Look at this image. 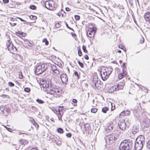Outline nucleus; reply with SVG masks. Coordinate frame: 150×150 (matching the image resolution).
<instances>
[{
	"label": "nucleus",
	"instance_id": "obj_1",
	"mask_svg": "<svg viewBox=\"0 0 150 150\" xmlns=\"http://www.w3.org/2000/svg\"><path fill=\"white\" fill-rule=\"evenodd\" d=\"M40 83L44 91L47 92L48 94H50L54 96L59 92V90L56 88V86L52 84L50 81L45 80L43 79H41Z\"/></svg>",
	"mask_w": 150,
	"mask_h": 150
},
{
	"label": "nucleus",
	"instance_id": "obj_2",
	"mask_svg": "<svg viewBox=\"0 0 150 150\" xmlns=\"http://www.w3.org/2000/svg\"><path fill=\"white\" fill-rule=\"evenodd\" d=\"M145 139L144 137L142 135L139 136L137 138L134 146L135 150H141L142 148L145 143Z\"/></svg>",
	"mask_w": 150,
	"mask_h": 150
},
{
	"label": "nucleus",
	"instance_id": "obj_3",
	"mask_svg": "<svg viewBox=\"0 0 150 150\" xmlns=\"http://www.w3.org/2000/svg\"><path fill=\"white\" fill-rule=\"evenodd\" d=\"M100 71V75L103 80H106L112 71V69L111 67H104Z\"/></svg>",
	"mask_w": 150,
	"mask_h": 150
},
{
	"label": "nucleus",
	"instance_id": "obj_4",
	"mask_svg": "<svg viewBox=\"0 0 150 150\" xmlns=\"http://www.w3.org/2000/svg\"><path fill=\"white\" fill-rule=\"evenodd\" d=\"M132 141L130 140L123 141L120 145V150H129L131 149L132 145Z\"/></svg>",
	"mask_w": 150,
	"mask_h": 150
},
{
	"label": "nucleus",
	"instance_id": "obj_5",
	"mask_svg": "<svg viewBox=\"0 0 150 150\" xmlns=\"http://www.w3.org/2000/svg\"><path fill=\"white\" fill-rule=\"evenodd\" d=\"M47 68V64H43L38 65L36 68L35 73L39 74L44 72Z\"/></svg>",
	"mask_w": 150,
	"mask_h": 150
},
{
	"label": "nucleus",
	"instance_id": "obj_6",
	"mask_svg": "<svg viewBox=\"0 0 150 150\" xmlns=\"http://www.w3.org/2000/svg\"><path fill=\"white\" fill-rule=\"evenodd\" d=\"M45 7L47 9L52 11L54 10L56 8V5L55 2L53 0L46 1L45 3Z\"/></svg>",
	"mask_w": 150,
	"mask_h": 150
},
{
	"label": "nucleus",
	"instance_id": "obj_7",
	"mask_svg": "<svg viewBox=\"0 0 150 150\" xmlns=\"http://www.w3.org/2000/svg\"><path fill=\"white\" fill-rule=\"evenodd\" d=\"M118 138V135H115L114 133H112L107 136L106 138V141L107 143L109 144H111L114 142L115 139Z\"/></svg>",
	"mask_w": 150,
	"mask_h": 150
},
{
	"label": "nucleus",
	"instance_id": "obj_8",
	"mask_svg": "<svg viewBox=\"0 0 150 150\" xmlns=\"http://www.w3.org/2000/svg\"><path fill=\"white\" fill-rule=\"evenodd\" d=\"M6 47L8 50L10 52L15 54L17 51L16 48L13 46L11 42H10L9 40H7L6 44Z\"/></svg>",
	"mask_w": 150,
	"mask_h": 150
},
{
	"label": "nucleus",
	"instance_id": "obj_9",
	"mask_svg": "<svg viewBox=\"0 0 150 150\" xmlns=\"http://www.w3.org/2000/svg\"><path fill=\"white\" fill-rule=\"evenodd\" d=\"M96 28L95 27L89 28L87 33V35L90 38L93 37L96 33Z\"/></svg>",
	"mask_w": 150,
	"mask_h": 150
},
{
	"label": "nucleus",
	"instance_id": "obj_10",
	"mask_svg": "<svg viewBox=\"0 0 150 150\" xmlns=\"http://www.w3.org/2000/svg\"><path fill=\"white\" fill-rule=\"evenodd\" d=\"M118 124L120 129L124 130L126 129L127 125L125 120L122 119L120 120Z\"/></svg>",
	"mask_w": 150,
	"mask_h": 150
},
{
	"label": "nucleus",
	"instance_id": "obj_11",
	"mask_svg": "<svg viewBox=\"0 0 150 150\" xmlns=\"http://www.w3.org/2000/svg\"><path fill=\"white\" fill-rule=\"evenodd\" d=\"M60 78L63 83L66 84V82L68 81V78L66 74H62L60 76Z\"/></svg>",
	"mask_w": 150,
	"mask_h": 150
},
{
	"label": "nucleus",
	"instance_id": "obj_12",
	"mask_svg": "<svg viewBox=\"0 0 150 150\" xmlns=\"http://www.w3.org/2000/svg\"><path fill=\"white\" fill-rule=\"evenodd\" d=\"M121 83H119L117 86H115L112 88L113 91L119 90L123 89V86L120 84Z\"/></svg>",
	"mask_w": 150,
	"mask_h": 150
},
{
	"label": "nucleus",
	"instance_id": "obj_13",
	"mask_svg": "<svg viewBox=\"0 0 150 150\" xmlns=\"http://www.w3.org/2000/svg\"><path fill=\"white\" fill-rule=\"evenodd\" d=\"M144 18L146 21L150 22V12H147L144 15Z\"/></svg>",
	"mask_w": 150,
	"mask_h": 150
},
{
	"label": "nucleus",
	"instance_id": "obj_14",
	"mask_svg": "<svg viewBox=\"0 0 150 150\" xmlns=\"http://www.w3.org/2000/svg\"><path fill=\"white\" fill-rule=\"evenodd\" d=\"M107 126L108 129L110 130H112L113 129L114 126L113 123L112 122H110V123H108L107 124Z\"/></svg>",
	"mask_w": 150,
	"mask_h": 150
},
{
	"label": "nucleus",
	"instance_id": "obj_15",
	"mask_svg": "<svg viewBox=\"0 0 150 150\" xmlns=\"http://www.w3.org/2000/svg\"><path fill=\"white\" fill-rule=\"evenodd\" d=\"M62 107H59V108L57 109L58 111L57 112V113L61 115V119H62V116L63 114V113L62 111Z\"/></svg>",
	"mask_w": 150,
	"mask_h": 150
},
{
	"label": "nucleus",
	"instance_id": "obj_16",
	"mask_svg": "<svg viewBox=\"0 0 150 150\" xmlns=\"http://www.w3.org/2000/svg\"><path fill=\"white\" fill-rule=\"evenodd\" d=\"M20 144L21 145H25V144L26 143V141L24 139H21L20 141Z\"/></svg>",
	"mask_w": 150,
	"mask_h": 150
},
{
	"label": "nucleus",
	"instance_id": "obj_17",
	"mask_svg": "<svg viewBox=\"0 0 150 150\" xmlns=\"http://www.w3.org/2000/svg\"><path fill=\"white\" fill-rule=\"evenodd\" d=\"M108 110H109L108 108L107 107H105L103 108L102 110V112L104 113H106L107 111Z\"/></svg>",
	"mask_w": 150,
	"mask_h": 150
},
{
	"label": "nucleus",
	"instance_id": "obj_18",
	"mask_svg": "<svg viewBox=\"0 0 150 150\" xmlns=\"http://www.w3.org/2000/svg\"><path fill=\"white\" fill-rule=\"evenodd\" d=\"M16 34L17 35H21L22 36H25V34H24V33L21 31H18L16 33Z\"/></svg>",
	"mask_w": 150,
	"mask_h": 150
},
{
	"label": "nucleus",
	"instance_id": "obj_19",
	"mask_svg": "<svg viewBox=\"0 0 150 150\" xmlns=\"http://www.w3.org/2000/svg\"><path fill=\"white\" fill-rule=\"evenodd\" d=\"M88 86L87 84L84 83H82L81 84V86L82 87V88L85 90L87 88Z\"/></svg>",
	"mask_w": 150,
	"mask_h": 150
},
{
	"label": "nucleus",
	"instance_id": "obj_20",
	"mask_svg": "<svg viewBox=\"0 0 150 150\" xmlns=\"http://www.w3.org/2000/svg\"><path fill=\"white\" fill-rule=\"evenodd\" d=\"M97 82H96V81H93L92 82V86L93 88H95L97 87Z\"/></svg>",
	"mask_w": 150,
	"mask_h": 150
},
{
	"label": "nucleus",
	"instance_id": "obj_21",
	"mask_svg": "<svg viewBox=\"0 0 150 150\" xmlns=\"http://www.w3.org/2000/svg\"><path fill=\"white\" fill-rule=\"evenodd\" d=\"M57 132L60 133L62 134L63 132V129L61 128H59L57 129Z\"/></svg>",
	"mask_w": 150,
	"mask_h": 150
},
{
	"label": "nucleus",
	"instance_id": "obj_22",
	"mask_svg": "<svg viewBox=\"0 0 150 150\" xmlns=\"http://www.w3.org/2000/svg\"><path fill=\"white\" fill-rule=\"evenodd\" d=\"M51 69L52 71L53 72L56 70L57 69V68L56 66L54 65H53L51 66Z\"/></svg>",
	"mask_w": 150,
	"mask_h": 150
},
{
	"label": "nucleus",
	"instance_id": "obj_23",
	"mask_svg": "<svg viewBox=\"0 0 150 150\" xmlns=\"http://www.w3.org/2000/svg\"><path fill=\"white\" fill-rule=\"evenodd\" d=\"M36 101L39 103L41 104H43L44 103V101L39 99H38L36 100Z\"/></svg>",
	"mask_w": 150,
	"mask_h": 150
},
{
	"label": "nucleus",
	"instance_id": "obj_24",
	"mask_svg": "<svg viewBox=\"0 0 150 150\" xmlns=\"http://www.w3.org/2000/svg\"><path fill=\"white\" fill-rule=\"evenodd\" d=\"M124 75L122 73H120L118 75V78L120 79H121L123 78Z\"/></svg>",
	"mask_w": 150,
	"mask_h": 150
},
{
	"label": "nucleus",
	"instance_id": "obj_25",
	"mask_svg": "<svg viewBox=\"0 0 150 150\" xmlns=\"http://www.w3.org/2000/svg\"><path fill=\"white\" fill-rule=\"evenodd\" d=\"M97 110V109L96 108H93L91 109V111L93 113H95Z\"/></svg>",
	"mask_w": 150,
	"mask_h": 150
},
{
	"label": "nucleus",
	"instance_id": "obj_26",
	"mask_svg": "<svg viewBox=\"0 0 150 150\" xmlns=\"http://www.w3.org/2000/svg\"><path fill=\"white\" fill-rule=\"evenodd\" d=\"M146 146L147 148L150 150V140L147 142Z\"/></svg>",
	"mask_w": 150,
	"mask_h": 150
},
{
	"label": "nucleus",
	"instance_id": "obj_27",
	"mask_svg": "<svg viewBox=\"0 0 150 150\" xmlns=\"http://www.w3.org/2000/svg\"><path fill=\"white\" fill-rule=\"evenodd\" d=\"M30 18L33 20H35L37 18V17L33 15H31L30 16Z\"/></svg>",
	"mask_w": 150,
	"mask_h": 150
},
{
	"label": "nucleus",
	"instance_id": "obj_28",
	"mask_svg": "<svg viewBox=\"0 0 150 150\" xmlns=\"http://www.w3.org/2000/svg\"><path fill=\"white\" fill-rule=\"evenodd\" d=\"M43 42H45V44L47 45L49 44V42L46 38H44L43 40Z\"/></svg>",
	"mask_w": 150,
	"mask_h": 150
},
{
	"label": "nucleus",
	"instance_id": "obj_29",
	"mask_svg": "<svg viewBox=\"0 0 150 150\" xmlns=\"http://www.w3.org/2000/svg\"><path fill=\"white\" fill-rule=\"evenodd\" d=\"M82 49L85 53H86L87 52V50H86V48L85 46L83 45L82 46Z\"/></svg>",
	"mask_w": 150,
	"mask_h": 150
},
{
	"label": "nucleus",
	"instance_id": "obj_30",
	"mask_svg": "<svg viewBox=\"0 0 150 150\" xmlns=\"http://www.w3.org/2000/svg\"><path fill=\"white\" fill-rule=\"evenodd\" d=\"M1 97L3 98H10V97L8 95L3 94L1 95Z\"/></svg>",
	"mask_w": 150,
	"mask_h": 150
},
{
	"label": "nucleus",
	"instance_id": "obj_31",
	"mask_svg": "<svg viewBox=\"0 0 150 150\" xmlns=\"http://www.w3.org/2000/svg\"><path fill=\"white\" fill-rule=\"evenodd\" d=\"M30 8L32 10H35L36 8V7L34 5H32L30 6Z\"/></svg>",
	"mask_w": 150,
	"mask_h": 150
},
{
	"label": "nucleus",
	"instance_id": "obj_32",
	"mask_svg": "<svg viewBox=\"0 0 150 150\" xmlns=\"http://www.w3.org/2000/svg\"><path fill=\"white\" fill-rule=\"evenodd\" d=\"M4 105H2L0 107V110L2 112H4Z\"/></svg>",
	"mask_w": 150,
	"mask_h": 150
},
{
	"label": "nucleus",
	"instance_id": "obj_33",
	"mask_svg": "<svg viewBox=\"0 0 150 150\" xmlns=\"http://www.w3.org/2000/svg\"><path fill=\"white\" fill-rule=\"evenodd\" d=\"M8 86L10 87H13L14 86V84L11 82H9L8 83Z\"/></svg>",
	"mask_w": 150,
	"mask_h": 150
},
{
	"label": "nucleus",
	"instance_id": "obj_34",
	"mask_svg": "<svg viewBox=\"0 0 150 150\" xmlns=\"http://www.w3.org/2000/svg\"><path fill=\"white\" fill-rule=\"evenodd\" d=\"M4 126L6 129L7 130H8V131L11 132H12L13 130L11 129L10 128H9V127H7L5 126Z\"/></svg>",
	"mask_w": 150,
	"mask_h": 150
},
{
	"label": "nucleus",
	"instance_id": "obj_35",
	"mask_svg": "<svg viewBox=\"0 0 150 150\" xmlns=\"http://www.w3.org/2000/svg\"><path fill=\"white\" fill-rule=\"evenodd\" d=\"M78 62L79 64V65L80 66L81 68H83V67L84 65H83V63H82V62H80L79 61H78Z\"/></svg>",
	"mask_w": 150,
	"mask_h": 150
},
{
	"label": "nucleus",
	"instance_id": "obj_36",
	"mask_svg": "<svg viewBox=\"0 0 150 150\" xmlns=\"http://www.w3.org/2000/svg\"><path fill=\"white\" fill-rule=\"evenodd\" d=\"M74 18L76 20H79L80 18V16L77 15L74 16Z\"/></svg>",
	"mask_w": 150,
	"mask_h": 150
},
{
	"label": "nucleus",
	"instance_id": "obj_37",
	"mask_svg": "<svg viewBox=\"0 0 150 150\" xmlns=\"http://www.w3.org/2000/svg\"><path fill=\"white\" fill-rule=\"evenodd\" d=\"M53 72L55 74L57 75H58V74H60L59 71L57 69L53 71Z\"/></svg>",
	"mask_w": 150,
	"mask_h": 150
},
{
	"label": "nucleus",
	"instance_id": "obj_38",
	"mask_svg": "<svg viewBox=\"0 0 150 150\" xmlns=\"http://www.w3.org/2000/svg\"><path fill=\"white\" fill-rule=\"evenodd\" d=\"M24 91L27 92H28L30 91V88H25L24 89Z\"/></svg>",
	"mask_w": 150,
	"mask_h": 150
},
{
	"label": "nucleus",
	"instance_id": "obj_39",
	"mask_svg": "<svg viewBox=\"0 0 150 150\" xmlns=\"http://www.w3.org/2000/svg\"><path fill=\"white\" fill-rule=\"evenodd\" d=\"M78 54L79 56H81L82 55V53L80 49L78 50Z\"/></svg>",
	"mask_w": 150,
	"mask_h": 150
},
{
	"label": "nucleus",
	"instance_id": "obj_40",
	"mask_svg": "<svg viewBox=\"0 0 150 150\" xmlns=\"http://www.w3.org/2000/svg\"><path fill=\"white\" fill-rule=\"evenodd\" d=\"M144 41V39L142 37L140 40V43H143Z\"/></svg>",
	"mask_w": 150,
	"mask_h": 150
},
{
	"label": "nucleus",
	"instance_id": "obj_41",
	"mask_svg": "<svg viewBox=\"0 0 150 150\" xmlns=\"http://www.w3.org/2000/svg\"><path fill=\"white\" fill-rule=\"evenodd\" d=\"M122 71H123V74L124 75H127V73L126 71L125 70V69H123Z\"/></svg>",
	"mask_w": 150,
	"mask_h": 150
},
{
	"label": "nucleus",
	"instance_id": "obj_42",
	"mask_svg": "<svg viewBox=\"0 0 150 150\" xmlns=\"http://www.w3.org/2000/svg\"><path fill=\"white\" fill-rule=\"evenodd\" d=\"M56 27L59 28L60 26V25L59 22L57 23L56 24Z\"/></svg>",
	"mask_w": 150,
	"mask_h": 150
},
{
	"label": "nucleus",
	"instance_id": "obj_43",
	"mask_svg": "<svg viewBox=\"0 0 150 150\" xmlns=\"http://www.w3.org/2000/svg\"><path fill=\"white\" fill-rule=\"evenodd\" d=\"M74 74H75V75L76 76H77V78L78 79H79V74H78V72L77 71H75L74 72Z\"/></svg>",
	"mask_w": 150,
	"mask_h": 150
},
{
	"label": "nucleus",
	"instance_id": "obj_44",
	"mask_svg": "<svg viewBox=\"0 0 150 150\" xmlns=\"http://www.w3.org/2000/svg\"><path fill=\"white\" fill-rule=\"evenodd\" d=\"M3 3L4 4H7L8 3L9 0H3Z\"/></svg>",
	"mask_w": 150,
	"mask_h": 150
},
{
	"label": "nucleus",
	"instance_id": "obj_45",
	"mask_svg": "<svg viewBox=\"0 0 150 150\" xmlns=\"http://www.w3.org/2000/svg\"><path fill=\"white\" fill-rule=\"evenodd\" d=\"M66 136L68 137H71V134L70 133H68L66 134Z\"/></svg>",
	"mask_w": 150,
	"mask_h": 150
},
{
	"label": "nucleus",
	"instance_id": "obj_46",
	"mask_svg": "<svg viewBox=\"0 0 150 150\" xmlns=\"http://www.w3.org/2000/svg\"><path fill=\"white\" fill-rule=\"evenodd\" d=\"M137 131H137V129H136L134 131L133 130L132 131V133L133 134H136L137 132Z\"/></svg>",
	"mask_w": 150,
	"mask_h": 150
},
{
	"label": "nucleus",
	"instance_id": "obj_47",
	"mask_svg": "<svg viewBox=\"0 0 150 150\" xmlns=\"http://www.w3.org/2000/svg\"><path fill=\"white\" fill-rule=\"evenodd\" d=\"M57 14L59 16H62V14L60 12H59L58 13H57Z\"/></svg>",
	"mask_w": 150,
	"mask_h": 150
},
{
	"label": "nucleus",
	"instance_id": "obj_48",
	"mask_svg": "<svg viewBox=\"0 0 150 150\" xmlns=\"http://www.w3.org/2000/svg\"><path fill=\"white\" fill-rule=\"evenodd\" d=\"M72 102L74 103H77V101L76 99H74L72 100Z\"/></svg>",
	"mask_w": 150,
	"mask_h": 150
},
{
	"label": "nucleus",
	"instance_id": "obj_49",
	"mask_svg": "<svg viewBox=\"0 0 150 150\" xmlns=\"http://www.w3.org/2000/svg\"><path fill=\"white\" fill-rule=\"evenodd\" d=\"M84 58L86 59H88V57L87 55H85Z\"/></svg>",
	"mask_w": 150,
	"mask_h": 150
},
{
	"label": "nucleus",
	"instance_id": "obj_50",
	"mask_svg": "<svg viewBox=\"0 0 150 150\" xmlns=\"http://www.w3.org/2000/svg\"><path fill=\"white\" fill-rule=\"evenodd\" d=\"M130 114V112L129 111H127V113H126L125 114V115L126 116H127V115H129Z\"/></svg>",
	"mask_w": 150,
	"mask_h": 150
},
{
	"label": "nucleus",
	"instance_id": "obj_51",
	"mask_svg": "<svg viewBox=\"0 0 150 150\" xmlns=\"http://www.w3.org/2000/svg\"><path fill=\"white\" fill-rule=\"evenodd\" d=\"M10 24L12 26H14L16 25V23H10Z\"/></svg>",
	"mask_w": 150,
	"mask_h": 150
},
{
	"label": "nucleus",
	"instance_id": "obj_52",
	"mask_svg": "<svg viewBox=\"0 0 150 150\" xmlns=\"http://www.w3.org/2000/svg\"><path fill=\"white\" fill-rule=\"evenodd\" d=\"M18 18V19H20L21 21H22V22H26V21L23 20V19H22V18Z\"/></svg>",
	"mask_w": 150,
	"mask_h": 150
},
{
	"label": "nucleus",
	"instance_id": "obj_53",
	"mask_svg": "<svg viewBox=\"0 0 150 150\" xmlns=\"http://www.w3.org/2000/svg\"><path fill=\"white\" fill-rule=\"evenodd\" d=\"M65 23H66V25L67 27V28H68L69 29H71V28L67 24V23L66 22H65Z\"/></svg>",
	"mask_w": 150,
	"mask_h": 150
},
{
	"label": "nucleus",
	"instance_id": "obj_54",
	"mask_svg": "<svg viewBox=\"0 0 150 150\" xmlns=\"http://www.w3.org/2000/svg\"><path fill=\"white\" fill-rule=\"evenodd\" d=\"M19 77L20 79H22L23 78V76L22 75V74H19Z\"/></svg>",
	"mask_w": 150,
	"mask_h": 150
},
{
	"label": "nucleus",
	"instance_id": "obj_55",
	"mask_svg": "<svg viewBox=\"0 0 150 150\" xmlns=\"http://www.w3.org/2000/svg\"><path fill=\"white\" fill-rule=\"evenodd\" d=\"M65 9L67 11H70V9L69 8H66Z\"/></svg>",
	"mask_w": 150,
	"mask_h": 150
},
{
	"label": "nucleus",
	"instance_id": "obj_56",
	"mask_svg": "<svg viewBox=\"0 0 150 150\" xmlns=\"http://www.w3.org/2000/svg\"><path fill=\"white\" fill-rule=\"evenodd\" d=\"M58 118L59 120H61L62 121V119H61V115H59V116H58Z\"/></svg>",
	"mask_w": 150,
	"mask_h": 150
},
{
	"label": "nucleus",
	"instance_id": "obj_57",
	"mask_svg": "<svg viewBox=\"0 0 150 150\" xmlns=\"http://www.w3.org/2000/svg\"><path fill=\"white\" fill-rule=\"evenodd\" d=\"M27 43V44H28V45H29L28 44V43L30 45H31V43L30 42V41H28V42H26Z\"/></svg>",
	"mask_w": 150,
	"mask_h": 150
},
{
	"label": "nucleus",
	"instance_id": "obj_58",
	"mask_svg": "<svg viewBox=\"0 0 150 150\" xmlns=\"http://www.w3.org/2000/svg\"><path fill=\"white\" fill-rule=\"evenodd\" d=\"M50 120L52 122H54V119L53 118H51Z\"/></svg>",
	"mask_w": 150,
	"mask_h": 150
},
{
	"label": "nucleus",
	"instance_id": "obj_59",
	"mask_svg": "<svg viewBox=\"0 0 150 150\" xmlns=\"http://www.w3.org/2000/svg\"><path fill=\"white\" fill-rule=\"evenodd\" d=\"M24 134V133H23L21 132H20L19 133V135H21L22 134Z\"/></svg>",
	"mask_w": 150,
	"mask_h": 150
},
{
	"label": "nucleus",
	"instance_id": "obj_60",
	"mask_svg": "<svg viewBox=\"0 0 150 150\" xmlns=\"http://www.w3.org/2000/svg\"><path fill=\"white\" fill-rule=\"evenodd\" d=\"M117 52L119 53H121V51L120 50H118Z\"/></svg>",
	"mask_w": 150,
	"mask_h": 150
},
{
	"label": "nucleus",
	"instance_id": "obj_61",
	"mask_svg": "<svg viewBox=\"0 0 150 150\" xmlns=\"http://www.w3.org/2000/svg\"><path fill=\"white\" fill-rule=\"evenodd\" d=\"M123 112H121L120 114V115H123Z\"/></svg>",
	"mask_w": 150,
	"mask_h": 150
},
{
	"label": "nucleus",
	"instance_id": "obj_62",
	"mask_svg": "<svg viewBox=\"0 0 150 150\" xmlns=\"http://www.w3.org/2000/svg\"><path fill=\"white\" fill-rule=\"evenodd\" d=\"M115 109V107H114V108L113 109H112V107L111 108V109L112 110H113Z\"/></svg>",
	"mask_w": 150,
	"mask_h": 150
},
{
	"label": "nucleus",
	"instance_id": "obj_63",
	"mask_svg": "<svg viewBox=\"0 0 150 150\" xmlns=\"http://www.w3.org/2000/svg\"><path fill=\"white\" fill-rule=\"evenodd\" d=\"M55 111L56 112V113H57V112L58 111V110H57H57L56 109L55 110Z\"/></svg>",
	"mask_w": 150,
	"mask_h": 150
},
{
	"label": "nucleus",
	"instance_id": "obj_64",
	"mask_svg": "<svg viewBox=\"0 0 150 150\" xmlns=\"http://www.w3.org/2000/svg\"><path fill=\"white\" fill-rule=\"evenodd\" d=\"M11 21H12V20H13V18H11Z\"/></svg>",
	"mask_w": 150,
	"mask_h": 150
}]
</instances>
